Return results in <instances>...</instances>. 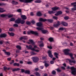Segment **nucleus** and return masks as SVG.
Returning <instances> with one entry per match:
<instances>
[{
  "label": "nucleus",
  "instance_id": "obj_1",
  "mask_svg": "<svg viewBox=\"0 0 76 76\" xmlns=\"http://www.w3.org/2000/svg\"><path fill=\"white\" fill-rule=\"evenodd\" d=\"M51 9L53 10L52 11H49L48 12V13L49 14H53V13H56V10H60V8L59 7H55L52 8Z\"/></svg>",
  "mask_w": 76,
  "mask_h": 76
},
{
  "label": "nucleus",
  "instance_id": "obj_2",
  "mask_svg": "<svg viewBox=\"0 0 76 76\" xmlns=\"http://www.w3.org/2000/svg\"><path fill=\"white\" fill-rule=\"evenodd\" d=\"M70 69H71L72 71L71 73L72 75H76V69L75 68L74 66H72L71 67Z\"/></svg>",
  "mask_w": 76,
  "mask_h": 76
},
{
  "label": "nucleus",
  "instance_id": "obj_3",
  "mask_svg": "<svg viewBox=\"0 0 76 76\" xmlns=\"http://www.w3.org/2000/svg\"><path fill=\"white\" fill-rule=\"evenodd\" d=\"M36 29H37V30H41L42 31V33H43V34H46V33L47 32V30H43L44 28H42L37 27L36 28Z\"/></svg>",
  "mask_w": 76,
  "mask_h": 76
},
{
  "label": "nucleus",
  "instance_id": "obj_4",
  "mask_svg": "<svg viewBox=\"0 0 76 76\" xmlns=\"http://www.w3.org/2000/svg\"><path fill=\"white\" fill-rule=\"evenodd\" d=\"M32 60L34 63H37L39 61V58L37 57H33Z\"/></svg>",
  "mask_w": 76,
  "mask_h": 76
},
{
  "label": "nucleus",
  "instance_id": "obj_5",
  "mask_svg": "<svg viewBox=\"0 0 76 76\" xmlns=\"http://www.w3.org/2000/svg\"><path fill=\"white\" fill-rule=\"evenodd\" d=\"M28 34H35V35H38V33L37 31H28L27 32Z\"/></svg>",
  "mask_w": 76,
  "mask_h": 76
},
{
  "label": "nucleus",
  "instance_id": "obj_6",
  "mask_svg": "<svg viewBox=\"0 0 76 76\" xmlns=\"http://www.w3.org/2000/svg\"><path fill=\"white\" fill-rule=\"evenodd\" d=\"M21 2H24V3H31L34 0H19Z\"/></svg>",
  "mask_w": 76,
  "mask_h": 76
},
{
  "label": "nucleus",
  "instance_id": "obj_7",
  "mask_svg": "<svg viewBox=\"0 0 76 76\" xmlns=\"http://www.w3.org/2000/svg\"><path fill=\"white\" fill-rule=\"evenodd\" d=\"M70 51V50L68 49H65L63 50V52L64 53L65 55H69V52Z\"/></svg>",
  "mask_w": 76,
  "mask_h": 76
},
{
  "label": "nucleus",
  "instance_id": "obj_8",
  "mask_svg": "<svg viewBox=\"0 0 76 76\" xmlns=\"http://www.w3.org/2000/svg\"><path fill=\"white\" fill-rule=\"evenodd\" d=\"M26 48L27 49H30L31 50H35V49L34 48H32V46L31 45H30L29 46L26 45Z\"/></svg>",
  "mask_w": 76,
  "mask_h": 76
},
{
  "label": "nucleus",
  "instance_id": "obj_9",
  "mask_svg": "<svg viewBox=\"0 0 76 76\" xmlns=\"http://www.w3.org/2000/svg\"><path fill=\"white\" fill-rule=\"evenodd\" d=\"M48 56L49 57H50L51 58L53 57V54H52L51 51L50 50L48 51Z\"/></svg>",
  "mask_w": 76,
  "mask_h": 76
},
{
  "label": "nucleus",
  "instance_id": "obj_10",
  "mask_svg": "<svg viewBox=\"0 0 76 76\" xmlns=\"http://www.w3.org/2000/svg\"><path fill=\"white\" fill-rule=\"evenodd\" d=\"M21 20V19L18 18L15 21V23H18L19 24L20 22V20Z\"/></svg>",
  "mask_w": 76,
  "mask_h": 76
},
{
  "label": "nucleus",
  "instance_id": "obj_11",
  "mask_svg": "<svg viewBox=\"0 0 76 76\" xmlns=\"http://www.w3.org/2000/svg\"><path fill=\"white\" fill-rule=\"evenodd\" d=\"M7 37V34H1L0 35L1 38H5Z\"/></svg>",
  "mask_w": 76,
  "mask_h": 76
},
{
  "label": "nucleus",
  "instance_id": "obj_12",
  "mask_svg": "<svg viewBox=\"0 0 76 76\" xmlns=\"http://www.w3.org/2000/svg\"><path fill=\"white\" fill-rule=\"evenodd\" d=\"M39 20L40 22H45V21H47V19H44L42 18H39Z\"/></svg>",
  "mask_w": 76,
  "mask_h": 76
},
{
  "label": "nucleus",
  "instance_id": "obj_13",
  "mask_svg": "<svg viewBox=\"0 0 76 76\" xmlns=\"http://www.w3.org/2000/svg\"><path fill=\"white\" fill-rule=\"evenodd\" d=\"M43 63H45V66L46 67H48V66H49V65L47 63V61H44Z\"/></svg>",
  "mask_w": 76,
  "mask_h": 76
},
{
  "label": "nucleus",
  "instance_id": "obj_14",
  "mask_svg": "<svg viewBox=\"0 0 76 76\" xmlns=\"http://www.w3.org/2000/svg\"><path fill=\"white\" fill-rule=\"evenodd\" d=\"M20 70V68H14L12 69V72H17V71H19Z\"/></svg>",
  "mask_w": 76,
  "mask_h": 76
},
{
  "label": "nucleus",
  "instance_id": "obj_15",
  "mask_svg": "<svg viewBox=\"0 0 76 76\" xmlns=\"http://www.w3.org/2000/svg\"><path fill=\"white\" fill-rule=\"evenodd\" d=\"M11 3L13 4H15V5L18 4V2L15 1V0H12Z\"/></svg>",
  "mask_w": 76,
  "mask_h": 76
},
{
  "label": "nucleus",
  "instance_id": "obj_16",
  "mask_svg": "<svg viewBox=\"0 0 76 76\" xmlns=\"http://www.w3.org/2000/svg\"><path fill=\"white\" fill-rule=\"evenodd\" d=\"M37 26H39V27H40V26H42V23L41 22L38 23H37Z\"/></svg>",
  "mask_w": 76,
  "mask_h": 76
},
{
  "label": "nucleus",
  "instance_id": "obj_17",
  "mask_svg": "<svg viewBox=\"0 0 76 76\" xmlns=\"http://www.w3.org/2000/svg\"><path fill=\"white\" fill-rule=\"evenodd\" d=\"M21 17L22 19H23V20H26L27 18V17H26L25 15H21Z\"/></svg>",
  "mask_w": 76,
  "mask_h": 76
},
{
  "label": "nucleus",
  "instance_id": "obj_18",
  "mask_svg": "<svg viewBox=\"0 0 76 76\" xmlns=\"http://www.w3.org/2000/svg\"><path fill=\"white\" fill-rule=\"evenodd\" d=\"M61 23L63 25V26H67L68 25L67 23H66V22H62Z\"/></svg>",
  "mask_w": 76,
  "mask_h": 76
},
{
  "label": "nucleus",
  "instance_id": "obj_19",
  "mask_svg": "<svg viewBox=\"0 0 76 76\" xmlns=\"http://www.w3.org/2000/svg\"><path fill=\"white\" fill-rule=\"evenodd\" d=\"M8 34L10 36H12V37H13L15 35V34L13 33H10L8 32Z\"/></svg>",
  "mask_w": 76,
  "mask_h": 76
},
{
  "label": "nucleus",
  "instance_id": "obj_20",
  "mask_svg": "<svg viewBox=\"0 0 76 76\" xmlns=\"http://www.w3.org/2000/svg\"><path fill=\"white\" fill-rule=\"evenodd\" d=\"M37 15L38 16H42V14L40 12H37Z\"/></svg>",
  "mask_w": 76,
  "mask_h": 76
},
{
  "label": "nucleus",
  "instance_id": "obj_21",
  "mask_svg": "<svg viewBox=\"0 0 76 76\" xmlns=\"http://www.w3.org/2000/svg\"><path fill=\"white\" fill-rule=\"evenodd\" d=\"M48 40L50 42H53L54 41V39L52 37H50L49 38Z\"/></svg>",
  "mask_w": 76,
  "mask_h": 76
},
{
  "label": "nucleus",
  "instance_id": "obj_22",
  "mask_svg": "<svg viewBox=\"0 0 76 76\" xmlns=\"http://www.w3.org/2000/svg\"><path fill=\"white\" fill-rule=\"evenodd\" d=\"M7 16V14H2L0 15V17H2V18H4V17H6Z\"/></svg>",
  "mask_w": 76,
  "mask_h": 76
},
{
  "label": "nucleus",
  "instance_id": "obj_23",
  "mask_svg": "<svg viewBox=\"0 0 76 76\" xmlns=\"http://www.w3.org/2000/svg\"><path fill=\"white\" fill-rule=\"evenodd\" d=\"M69 63H73L75 64L76 63V61L75 60H72L70 59L69 60Z\"/></svg>",
  "mask_w": 76,
  "mask_h": 76
},
{
  "label": "nucleus",
  "instance_id": "obj_24",
  "mask_svg": "<svg viewBox=\"0 0 76 76\" xmlns=\"http://www.w3.org/2000/svg\"><path fill=\"white\" fill-rule=\"evenodd\" d=\"M7 16H8V18H12V17H13V15H10L9 14H7Z\"/></svg>",
  "mask_w": 76,
  "mask_h": 76
},
{
  "label": "nucleus",
  "instance_id": "obj_25",
  "mask_svg": "<svg viewBox=\"0 0 76 76\" xmlns=\"http://www.w3.org/2000/svg\"><path fill=\"white\" fill-rule=\"evenodd\" d=\"M25 22V21L24 20H20V23L21 24H24Z\"/></svg>",
  "mask_w": 76,
  "mask_h": 76
},
{
  "label": "nucleus",
  "instance_id": "obj_26",
  "mask_svg": "<svg viewBox=\"0 0 76 76\" xmlns=\"http://www.w3.org/2000/svg\"><path fill=\"white\" fill-rule=\"evenodd\" d=\"M42 1L41 0H37L35 1L34 2L35 3H41Z\"/></svg>",
  "mask_w": 76,
  "mask_h": 76
},
{
  "label": "nucleus",
  "instance_id": "obj_27",
  "mask_svg": "<svg viewBox=\"0 0 76 76\" xmlns=\"http://www.w3.org/2000/svg\"><path fill=\"white\" fill-rule=\"evenodd\" d=\"M46 21H48L49 22H50V23H52L53 22V20L51 19H46Z\"/></svg>",
  "mask_w": 76,
  "mask_h": 76
},
{
  "label": "nucleus",
  "instance_id": "obj_28",
  "mask_svg": "<svg viewBox=\"0 0 76 76\" xmlns=\"http://www.w3.org/2000/svg\"><path fill=\"white\" fill-rule=\"evenodd\" d=\"M19 63H14V66H19Z\"/></svg>",
  "mask_w": 76,
  "mask_h": 76
},
{
  "label": "nucleus",
  "instance_id": "obj_29",
  "mask_svg": "<svg viewBox=\"0 0 76 76\" xmlns=\"http://www.w3.org/2000/svg\"><path fill=\"white\" fill-rule=\"evenodd\" d=\"M4 53L6 54V55H7V56H10V52L5 51L4 52Z\"/></svg>",
  "mask_w": 76,
  "mask_h": 76
},
{
  "label": "nucleus",
  "instance_id": "obj_30",
  "mask_svg": "<svg viewBox=\"0 0 76 76\" xmlns=\"http://www.w3.org/2000/svg\"><path fill=\"white\" fill-rule=\"evenodd\" d=\"M35 75L37 76H40L41 75H40V74L39 73V72H36L35 73Z\"/></svg>",
  "mask_w": 76,
  "mask_h": 76
},
{
  "label": "nucleus",
  "instance_id": "obj_31",
  "mask_svg": "<svg viewBox=\"0 0 76 76\" xmlns=\"http://www.w3.org/2000/svg\"><path fill=\"white\" fill-rule=\"evenodd\" d=\"M29 41L32 44H34V41L30 39Z\"/></svg>",
  "mask_w": 76,
  "mask_h": 76
},
{
  "label": "nucleus",
  "instance_id": "obj_32",
  "mask_svg": "<svg viewBox=\"0 0 76 76\" xmlns=\"http://www.w3.org/2000/svg\"><path fill=\"white\" fill-rule=\"evenodd\" d=\"M15 18H11L10 20V21H11V22H13V21H15Z\"/></svg>",
  "mask_w": 76,
  "mask_h": 76
},
{
  "label": "nucleus",
  "instance_id": "obj_33",
  "mask_svg": "<svg viewBox=\"0 0 76 76\" xmlns=\"http://www.w3.org/2000/svg\"><path fill=\"white\" fill-rule=\"evenodd\" d=\"M26 23L27 25H30L31 24V23L28 21H26Z\"/></svg>",
  "mask_w": 76,
  "mask_h": 76
},
{
  "label": "nucleus",
  "instance_id": "obj_34",
  "mask_svg": "<svg viewBox=\"0 0 76 76\" xmlns=\"http://www.w3.org/2000/svg\"><path fill=\"white\" fill-rule=\"evenodd\" d=\"M16 48H18V49H19V50H21V47L19 45H17L16 46Z\"/></svg>",
  "mask_w": 76,
  "mask_h": 76
},
{
  "label": "nucleus",
  "instance_id": "obj_35",
  "mask_svg": "<svg viewBox=\"0 0 76 76\" xmlns=\"http://www.w3.org/2000/svg\"><path fill=\"white\" fill-rule=\"evenodd\" d=\"M25 73H27V74H30V71L29 70H26L25 72Z\"/></svg>",
  "mask_w": 76,
  "mask_h": 76
},
{
  "label": "nucleus",
  "instance_id": "obj_36",
  "mask_svg": "<svg viewBox=\"0 0 76 76\" xmlns=\"http://www.w3.org/2000/svg\"><path fill=\"white\" fill-rule=\"evenodd\" d=\"M39 46L40 47H43L44 46V43H42L39 45Z\"/></svg>",
  "mask_w": 76,
  "mask_h": 76
},
{
  "label": "nucleus",
  "instance_id": "obj_37",
  "mask_svg": "<svg viewBox=\"0 0 76 76\" xmlns=\"http://www.w3.org/2000/svg\"><path fill=\"white\" fill-rule=\"evenodd\" d=\"M71 10H72V11L76 10V7H75L72 8V9H71Z\"/></svg>",
  "mask_w": 76,
  "mask_h": 76
},
{
  "label": "nucleus",
  "instance_id": "obj_38",
  "mask_svg": "<svg viewBox=\"0 0 76 76\" xmlns=\"http://www.w3.org/2000/svg\"><path fill=\"white\" fill-rule=\"evenodd\" d=\"M64 18L66 20H67V19H69V17L68 16H66L64 17Z\"/></svg>",
  "mask_w": 76,
  "mask_h": 76
},
{
  "label": "nucleus",
  "instance_id": "obj_39",
  "mask_svg": "<svg viewBox=\"0 0 76 76\" xmlns=\"http://www.w3.org/2000/svg\"><path fill=\"white\" fill-rule=\"evenodd\" d=\"M9 31H14V28H10L9 29Z\"/></svg>",
  "mask_w": 76,
  "mask_h": 76
},
{
  "label": "nucleus",
  "instance_id": "obj_40",
  "mask_svg": "<svg viewBox=\"0 0 76 76\" xmlns=\"http://www.w3.org/2000/svg\"><path fill=\"white\" fill-rule=\"evenodd\" d=\"M56 70H57L58 72H61V70H60L59 68H58Z\"/></svg>",
  "mask_w": 76,
  "mask_h": 76
},
{
  "label": "nucleus",
  "instance_id": "obj_41",
  "mask_svg": "<svg viewBox=\"0 0 76 76\" xmlns=\"http://www.w3.org/2000/svg\"><path fill=\"white\" fill-rule=\"evenodd\" d=\"M58 13V15H61L62 14V12L61 11H59L58 12H57Z\"/></svg>",
  "mask_w": 76,
  "mask_h": 76
},
{
  "label": "nucleus",
  "instance_id": "obj_42",
  "mask_svg": "<svg viewBox=\"0 0 76 76\" xmlns=\"http://www.w3.org/2000/svg\"><path fill=\"white\" fill-rule=\"evenodd\" d=\"M69 56H70V57H71L73 56V54L72 53H69Z\"/></svg>",
  "mask_w": 76,
  "mask_h": 76
},
{
  "label": "nucleus",
  "instance_id": "obj_43",
  "mask_svg": "<svg viewBox=\"0 0 76 76\" xmlns=\"http://www.w3.org/2000/svg\"><path fill=\"white\" fill-rule=\"evenodd\" d=\"M60 21H58L57 23H56V25H57L58 26H60Z\"/></svg>",
  "mask_w": 76,
  "mask_h": 76
},
{
  "label": "nucleus",
  "instance_id": "obj_44",
  "mask_svg": "<svg viewBox=\"0 0 76 76\" xmlns=\"http://www.w3.org/2000/svg\"><path fill=\"white\" fill-rule=\"evenodd\" d=\"M13 26L15 27H18V24L15 23L13 25Z\"/></svg>",
  "mask_w": 76,
  "mask_h": 76
},
{
  "label": "nucleus",
  "instance_id": "obj_45",
  "mask_svg": "<svg viewBox=\"0 0 76 76\" xmlns=\"http://www.w3.org/2000/svg\"><path fill=\"white\" fill-rule=\"evenodd\" d=\"M38 42L39 44H44V43L42 41H38Z\"/></svg>",
  "mask_w": 76,
  "mask_h": 76
},
{
  "label": "nucleus",
  "instance_id": "obj_46",
  "mask_svg": "<svg viewBox=\"0 0 76 76\" xmlns=\"http://www.w3.org/2000/svg\"><path fill=\"white\" fill-rule=\"evenodd\" d=\"M59 31H63L64 30V28L63 27H60L59 29Z\"/></svg>",
  "mask_w": 76,
  "mask_h": 76
},
{
  "label": "nucleus",
  "instance_id": "obj_47",
  "mask_svg": "<svg viewBox=\"0 0 76 76\" xmlns=\"http://www.w3.org/2000/svg\"><path fill=\"white\" fill-rule=\"evenodd\" d=\"M56 73V71L55 70H53L52 72V74L53 75H55V74Z\"/></svg>",
  "mask_w": 76,
  "mask_h": 76
},
{
  "label": "nucleus",
  "instance_id": "obj_48",
  "mask_svg": "<svg viewBox=\"0 0 76 76\" xmlns=\"http://www.w3.org/2000/svg\"><path fill=\"white\" fill-rule=\"evenodd\" d=\"M4 12H6V10H0V12L1 13H3Z\"/></svg>",
  "mask_w": 76,
  "mask_h": 76
},
{
  "label": "nucleus",
  "instance_id": "obj_49",
  "mask_svg": "<svg viewBox=\"0 0 76 76\" xmlns=\"http://www.w3.org/2000/svg\"><path fill=\"white\" fill-rule=\"evenodd\" d=\"M53 19H56V20H57L58 19V18L57 17H56L55 16H53Z\"/></svg>",
  "mask_w": 76,
  "mask_h": 76
},
{
  "label": "nucleus",
  "instance_id": "obj_50",
  "mask_svg": "<svg viewBox=\"0 0 76 76\" xmlns=\"http://www.w3.org/2000/svg\"><path fill=\"white\" fill-rule=\"evenodd\" d=\"M53 26L55 28H57V27L58 26L57 25V24H54L53 25Z\"/></svg>",
  "mask_w": 76,
  "mask_h": 76
},
{
  "label": "nucleus",
  "instance_id": "obj_51",
  "mask_svg": "<svg viewBox=\"0 0 76 76\" xmlns=\"http://www.w3.org/2000/svg\"><path fill=\"white\" fill-rule=\"evenodd\" d=\"M27 64H32V62L31 61H28L27 63Z\"/></svg>",
  "mask_w": 76,
  "mask_h": 76
},
{
  "label": "nucleus",
  "instance_id": "obj_52",
  "mask_svg": "<svg viewBox=\"0 0 76 76\" xmlns=\"http://www.w3.org/2000/svg\"><path fill=\"white\" fill-rule=\"evenodd\" d=\"M17 12H21V9H19L17 10Z\"/></svg>",
  "mask_w": 76,
  "mask_h": 76
},
{
  "label": "nucleus",
  "instance_id": "obj_53",
  "mask_svg": "<svg viewBox=\"0 0 76 76\" xmlns=\"http://www.w3.org/2000/svg\"><path fill=\"white\" fill-rule=\"evenodd\" d=\"M71 5H74L75 4H76V2L72 3L71 4Z\"/></svg>",
  "mask_w": 76,
  "mask_h": 76
},
{
  "label": "nucleus",
  "instance_id": "obj_54",
  "mask_svg": "<svg viewBox=\"0 0 76 76\" xmlns=\"http://www.w3.org/2000/svg\"><path fill=\"white\" fill-rule=\"evenodd\" d=\"M4 70H7V67L5 66H4Z\"/></svg>",
  "mask_w": 76,
  "mask_h": 76
},
{
  "label": "nucleus",
  "instance_id": "obj_55",
  "mask_svg": "<svg viewBox=\"0 0 76 76\" xmlns=\"http://www.w3.org/2000/svg\"><path fill=\"white\" fill-rule=\"evenodd\" d=\"M48 48H49V49H50V50H51V49L53 48H52L51 46H48Z\"/></svg>",
  "mask_w": 76,
  "mask_h": 76
},
{
  "label": "nucleus",
  "instance_id": "obj_56",
  "mask_svg": "<svg viewBox=\"0 0 76 76\" xmlns=\"http://www.w3.org/2000/svg\"><path fill=\"white\" fill-rule=\"evenodd\" d=\"M23 39H24V40H26V39H28V38H27L25 37H23Z\"/></svg>",
  "mask_w": 76,
  "mask_h": 76
},
{
  "label": "nucleus",
  "instance_id": "obj_57",
  "mask_svg": "<svg viewBox=\"0 0 76 76\" xmlns=\"http://www.w3.org/2000/svg\"><path fill=\"white\" fill-rule=\"evenodd\" d=\"M31 22L33 24H34L35 23V22L34 20L31 21Z\"/></svg>",
  "mask_w": 76,
  "mask_h": 76
},
{
  "label": "nucleus",
  "instance_id": "obj_58",
  "mask_svg": "<svg viewBox=\"0 0 76 76\" xmlns=\"http://www.w3.org/2000/svg\"><path fill=\"white\" fill-rule=\"evenodd\" d=\"M54 55H55V56H58V53H56V52H55L54 53Z\"/></svg>",
  "mask_w": 76,
  "mask_h": 76
},
{
  "label": "nucleus",
  "instance_id": "obj_59",
  "mask_svg": "<svg viewBox=\"0 0 76 76\" xmlns=\"http://www.w3.org/2000/svg\"><path fill=\"white\" fill-rule=\"evenodd\" d=\"M50 64H54V61H51L50 62Z\"/></svg>",
  "mask_w": 76,
  "mask_h": 76
},
{
  "label": "nucleus",
  "instance_id": "obj_60",
  "mask_svg": "<svg viewBox=\"0 0 76 76\" xmlns=\"http://www.w3.org/2000/svg\"><path fill=\"white\" fill-rule=\"evenodd\" d=\"M21 71L23 73V72H25V70L23 69H21Z\"/></svg>",
  "mask_w": 76,
  "mask_h": 76
},
{
  "label": "nucleus",
  "instance_id": "obj_61",
  "mask_svg": "<svg viewBox=\"0 0 76 76\" xmlns=\"http://www.w3.org/2000/svg\"><path fill=\"white\" fill-rule=\"evenodd\" d=\"M16 53H19V50H17L16 51Z\"/></svg>",
  "mask_w": 76,
  "mask_h": 76
},
{
  "label": "nucleus",
  "instance_id": "obj_62",
  "mask_svg": "<svg viewBox=\"0 0 76 76\" xmlns=\"http://www.w3.org/2000/svg\"><path fill=\"white\" fill-rule=\"evenodd\" d=\"M11 57H10V58H7V60L8 61H10V60H11Z\"/></svg>",
  "mask_w": 76,
  "mask_h": 76
},
{
  "label": "nucleus",
  "instance_id": "obj_63",
  "mask_svg": "<svg viewBox=\"0 0 76 76\" xmlns=\"http://www.w3.org/2000/svg\"><path fill=\"white\" fill-rule=\"evenodd\" d=\"M30 15H31V16H34V13H33L32 12H31L30 13Z\"/></svg>",
  "mask_w": 76,
  "mask_h": 76
},
{
  "label": "nucleus",
  "instance_id": "obj_64",
  "mask_svg": "<svg viewBox=\"0 0 76 76\" xmlns=\"http://www.w3.org/2000/svg\"><path fill=\"white\" fill-rule=\"evenodd\" d=\"M38 70H39L38 68H36L34 70H35V71H38Z\"/></svg>",
  "mask_w": 76,
  "mask_h": 76
}]
</instances>
